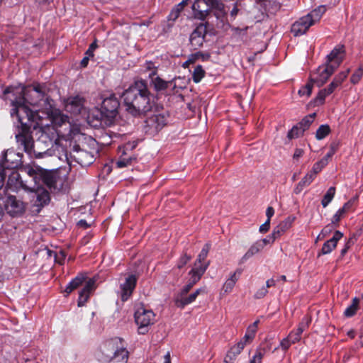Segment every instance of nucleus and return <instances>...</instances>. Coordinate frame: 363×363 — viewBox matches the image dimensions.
Returning <instances> with one entry per match:
<instances>
[{"instance_id": "nucleus-56", "label": "nucleus", "mask_w": 363, "mask_h": 363, "mask_svg": "<svg viewBox=\"0 0 363 363\" xmlns=\"http://www.w3.org/2000/svg\"><path fill=\"white\" fill-rule=\"evenodd\" d=\"M357 201V196L350 199L348 201L344 203L342 207L340 208L343 210L345 213L349 211L354 206V203Z\"/></svg>"}, {"instance_id": "nucleus-8", "label": "nucleus", "mask_w": 363, "mask_h": 363, "mask_svg": "<svg viewBox=\"0 0 363 363\" xmlns=\"http://www.w3.org/2000/svg\"><path fill=\"white\" fill-rule=\"evenodd\" d=\"M168 118L169 114L166 112L149 116L145 121V132L152 135L157 134L167 124Z\"/></svg>"}, {"instance_id": "nucleus-10", "label": "nucleus", "mask_w": 363, "mask_h": 363, "mask_svg": "<svg viewBox=\"0 0 363 363\" xmlns=\"http://www.w3.org/2000/svg\"><path fill=\"white\" fill-rule=\"evenodd\" d=\"M207 25L208 23H199L190 35L189 42L194 50L202 47L207 34Z\"/></svg>"}, {"instance_id": "nucleus-63", "label": "nucleus", "mask_w": 363, "mask_h": 363, "mask_svg": "<svg viewBox=\"0 0 363 363\" xmlns=\"http://www.w3.org/2000/svg\"><path fill=\"white\" fill-rule=\"evenodd\" d=\"M246 344H247L246 340L241 339L238 342H237L233 347L234 348H236V350H238L239 352H241L242 351V350L244 349L245 346L246 345Z\"/></svg>"}, {"instance_id": "nucleus-7", "label": "nucleus", "mask_w": 363, "mask_h": 363, "mask_svg": "<svg viewBox=\"0 0 363 363\" xmlns=\"http://www.w3.org/2000/svg\"><path fill=\"white\" fill-rule=\"evenodd\" d=\"M4 180L7 177L6 190H10L13 192H18L21 190L27 191L30 189L31 184H28V181L23 180L18 169L4 172Z\"/></svg>"}, {"instance_id": "nucleus-13", "label": "nucleus", "mask_w": 363, "mask_h": 363, "mask_svg": "<svg viewBox=\"0 0 363 363\" xmlns=\"http://www.w3.org/2000/svg\"><path fill=\"white\" fill-rule=\"evenodd\" d=\"M138 278L135 274H129L125 279V281L120 285L118 294L123 302L129 299L131 296L137 284Z\"/></svg>"}, {"instance_id": "nucleus-58", "label": "nucleus", "mask_w": 363, "mask_h": 363, "mask_svg": "<svg viewBox=\"0 0 363 363\" xmlns=\"http://www.w3.org/2000/svg\"><path fill=\"white\" fill-rule=\"evenodd\" d=\"M97 40H95L89 45L88 50L85 52V55H89L93 57L94 56V52L97 48Z\"/></svg>"}, {"instance_id": "nucleus-2", "label": "nucleus", "mask_w": 363, "mask_h": 363, "mask_svg": "<svg viewBox=\"0 0 363 363\" xmlns=\"http://www.w3.org/2000/svg\"><path fill=\"white\" fill-rule=\"evenodd\" d=\"M125 110L133 116L151 111L154 99L145 80L135 81L121 96Z\"/></svg>"}, {"instance_id": "nucleus-54", "label": "nucleus", "mask_w": 363, "mask_h": 363, "mask_svg": "<svg viewBox=\"0 0 363 363\" xmlns=\"http://www.w3.org/2000/svg\"><path fill=\"white\" fill-rule=\"evenodd\" d=\"M345 213L343 211V210L340 208L336 211V213L333 215V218L331 219V222L333 223V224H335L337 226H338L339 222H340L341 218L344 216Z\"/></svg>"}, {"instance_id": "nucleus-1", "label": "nucleus", "mask_w": 363, "mask_h": 363, "mask_svg": "<svg viewBox=\"0 0 363 363\" xmlns=\"http://www.w3.org/2000/svg\"><path fill=\"white\" fill-rule=\"evenodd\" d=\"M3 94H11L8 96L12 106L10 114L13 118H16L15 123L18 129L16 134V141L26 152L30 154L34 143L30 130L42 125V120L51 113V106L46 97L45 87L40 84L27 87L9 86Z\"/></svg>"}, {"instance_id": "nucleus-11", "label": "nucleus", "mask_w": 363, "mask_h": 363, "mask_svg": "<svg viewBox=\"0 0 363 363\" xmlns=\"http://www.w3.org/2000/svg\"><path fill=\"white\" fill-rule=\"evenodd\" d=\"M4 209L11 216H16L22 214L24 211V204L21 200H18L15 196H7L1 197Z\"/></svg>"}, {"instance_id": "nucleus-41", "label": "nucleus", "mask_w": 363, "mask_h": 363, "mask_svg": "<svg viewBox=\"0 0 363 363\" xmlns=\"http://www.w3.org/2000/svg\"><path fill=\"white\" fill-rule=\"evenodd\" d=\"M313 84V82H311L309 79L308 82L304 86H302L300 88V89L298 91V94L300 96L309 97L312 93Z\"/></svg>"}, {"instance_id": "nucleus-12", "label": "nucleus", "mask_w": 363, "mask_h": 363, "mask_svg": "<svg viewBox=\"0 0 363 363\" xmlns=\"http://www.w3.org/2000/svg\"><path fill=\"white\" fill-rule=\"evenodd\" d=\"M215 2L216 0H196L192 5L195 18L205 20Z\"/></svg>"}, {"instance_id": "nucleus-51", "label": "nucleus", "mask_w": 363, "mask_h": 363, "mask_svg": "<svg viewBox=\"0 0 363 363\" xmlns=\"http://www.w3.org/2000/svg\"><path fill=\"white\" fill-rule=\"evenodd\" d=\"M348 73L349 69L345 72H341L335 76L333 81L335 84H337L339 86H340L342 83L345 81V79L347 78Z\"/></svg>"}, {"instance_id": "nucleus-18", "label": "nucleus", "mask_w": 363, "mask_h": 363, "mask_svg": "<svg viewBox=\"0 0 363 363\" xmlns=\"http://www.w3.org/2000/svg\"><path fill=\"white\" fill-rule=\"evenodd\" d=\"M201 293H206V289L199 288L189 296H187V294L184 296H176L174 297V303L178 308H183L186 306L195 301L196 298Z\"/></svg>"}, {"instance_id": "nucleus-35", "label": "nucleus", "mask_w": 363, "mask_h": 363, "mask_svg": "<svg viewBox=\"0 0 363 363\" xmlns=\"http://www.w3.org/2000/svg\"><path fill=\"white\" fill-rule=\"evenodd\" d=\"M331 130L328 124H322L317 129L315 133V138L318 140H321L326 138L330 133Z\"/></svg>"}, {"instance_id": "nucleus-33", "label": "nucleus", "mask_w": 363, "mask_h": 363, "mask_svg": "<svg viewBox=\"0 0 363 363\" xmlns=\"http://www.w3.org/2000/svg\"><path fill=\"white\" fill-rule=\"evenodd\" d=\"M329 95L330 94L328 93L325 88L322 89L318 91L317 96L311 101V103L314 106L323 105L325 103V98Z\"/></svg>"}, {"instance_id": "nucleus-61", "label": "nucleus", "mask_w": 363, "mask_h": 363, "mask_svg": "<svg viewBox=\"0 0 363 363\" xmlns=\"http://www.w3.org/2000/svg\"><path fill=\"white\" fill-rule=\"evenodd\" d=\"M211 9H216L220 12H223L225 9V5L219 0H216V2H215Z\"/></svg>"}, {"instance_id": "nucleus-46", "label": "nucleus", "mask_w": 363, "mask_h": 363, "mask_svg": "<svg viewBox=\"0 0 363 363\" xmlns=\"http://www.w3.org/2000/svg\"><path fill=\"white\" fill-rule=\"evenodd\" d=\"M340 147V143L337 141H333L330 145V149L328 153L322 158L326 159V162H328L329 159H330L337 151Z\"/></svg>"}, {"instance_id": "nucleus-34", "label": "nucleus", "mask_w": 363, "mask_h": 363, "mask_svg": "<svg viewBox=\"0 0 363 363\" xmlns=\"http://www.w3.org/2000/svg\"><path fill=\"white\" fill-rule=\"evenodd\" d=\"M325 11V9L323 6H320L318 7L315 9H313L312 11L308 13L307 15H306L307 17H309L308 18L312 21V23L315 24L316 22H318L323 13Z\"/></svg>"}, {"instance_id": "nucleus-49", "label": "nucleus", "mask_w": 363, "mask_h": 363, "mask_svg": "<svg viewBox=\"0 0 363 363\" xmlns=\"http://www.w3.org/2000/svg\"><path fill=\"white\" fill-rule=\"evenodd\" d=\"M363 76V65H361L357 69L354 71V72L352 74L350 77L351 83L356 84H357L362 77Z\"/></svg>"}, {"instance_id": "nucleus-28", "label": "nucleus", "mask_w": 363, "mask_h": 363, "mask_svg": "<svg viewBox=\"0 0 363 363\" xmlns=\"http://www.w3.org/2000/svg\"><path fill=\"white\" fill-rule=\"evenodd\" d=\"M314 180L313 173H307L302 179L297 184L294 189L296 194H299L306 186H309Z\"/></svg>"}, {"instance_id": "nucleus-15", "label": "nucleus", "mask_w": 363, "mask_h": 363, "mask_svg": "<svg viewBox=\"0 0 363 363\" xmlns=\"http://www.w3.org/2000/svg\"><path fill=\"white\" fill-rule=\"evenodd\" d=\"M84 97L79 95L68 97L65 103V110L73 115H78L84 108Z\"/></svg>"}, {"instance_id": "nucleus-53", "label": "nucleus", "mask_w": 363, "mask_h": 363, "mask_svg": "<svg viewBox=\"0 0 363 363\" xmlns=\"http://www.w3.org/2000/svg\"><path fill=\"white\" fill-rule=\"evenodd\" d=\"M336 226V225L333 224V223L331 222V223L328 224L322 229L319 234V236H322V238L326 237L328 235L333 232L335 227Z\"/></svg>"}, {"instance_id": "nucleus-55", "label": "nucleus", "mask_w": 363, "mask_h": 363, "mask_svg": "<svg viewBox=\"0 0 363 363\" xmlns=\"http://www.w3.org/2000/svg\"><path fill=\"white\" fill-rule=\"evenodd\" d=\"M194 284H196L193 283L192 281L189 279L188 283L182 287L179 293L177 296H186Z\"/></svg>"}, {"instance_id": "nucleus-17", "label": "nucleus", "mask_w": 363, "mask_h": 363, "mask_svg": "<svg viewBox=\"0 0 363 363\" xmlns=\"http://www.w3.org/2000/svg\"><path fill=\"white\" fill-rule=\"evenodd\" d=\"M118 343H121V338L117 337L107 340L102 343L100 350L104 356V361H111V357H113Z\"/></svg>"}, {"instance_id": "nucleus-44", "label": "nucleus", "mask_w": 363, "mask_h": 363, "mask_svg": "<svg viewBox=\"0 0 363 363\" xmlns=\"http://www.w3.org/2000/svg\"><path fill=\"white\" fill-rule=\"evenodd\" d=\"M303 133L304 132L303 131V130H301L300 127H298V125L296 124L294 125L291 130H289L287 133V138L289 140H292L303 135Z\"/></svg>"}, {"instance_id": "nucleus-32", "label": "nucleus", "mask_w": 363, "mask_h": 363, "mask_svg": "<svg viewBox=\"0 0 363 363\" xmlns=\"http://www.w3.org/2000/svg\"><path fill=\"white\" fill-rule=\"evenodd\" d=\"M315 116V113L306 116L299 123H297L298 126L305 132L309 129L310 126L313 123Z\"/></svg>"}, {"instance_id": "nucleus-24", "label": "nucleus", "mask_w": 363, "mask_h": 363, "mask_svg": "<svg viewBox=\"0 0 363 363\" xmlns=\"http://www.w3.org/2000/svg\"><path fill=\"white\" fill-rule=\"evenodd\" d=\"M209 264V261L201 265H198L197 263H194V267L189 272V275L190 277L189 279H191L193 283L196 284L204 274Z\"/></svg>"}, {"instance_id": "nucleus-40", "label": "nucleus", "mask_w": 363, "mask_h": 363, "mask_svg": "<svg viewBox=\"0 0 363 363\" xmlns=\"http://www.w3.org/2000/svg\"><path fill=\"white\" fill-rule=\"evenodd\" d=\"M192 256L186 252V251H183L179 258L177 261L176 267L178 269H182L186 266V264L191 259Z\"/></svg>"}, {"instance_id": "nucleus-64", "label": "nucleus", "mask_w": 363, "mask_h": 363, "mask_svg": "<svg viewBox=\"0 0 363 363\" xmlns=\"http://www.w3.org/2000/svg\"><path fill=\"white\" fill-rule=\"evenodd\" d=\"M238 12H239V9H238L237 5L235 4L233 8L232 9V10L230 11V17L231 21H233L235 19V18L238 16Z\"/></svg>"}, {"instance_id": "nucleus-25", "label": "nucleus", "mask_w": 363, "mask_h": 363, "mask_svg": "<svg viewBox=\"0 0 363 363\" xmlns=\"http://www.w3.org/2000/svg\"><path fill=\"white\" fill-rule=\"evenodd\" d=\"M263 250V247L262 246L261 242L258 240L255 241L248 249V250L245 253V255L240 259L239 264H244L250 258L257 255L259 252Z\"/></svg>"}, {"instance_id": "nucleus-20", "label": "nucleus", "mask_w": 363, "mask_h": 363, "mask_svg": "<svg viewBox=\"0 0 363 363\" xmlns=\"http://www.w3.org/2000/svg\"><path fill=\"white\" fill-rule=\"evenodd\" d=\"M342 237L343 233L340 230H336L334 233L332 238L329 239L323 243L320 252H318V257L321 255L330 254L336 247L337 242L341 240Z\"/></svg>"}, {"instance_id": "nucleus-59", "label": "nucleus", "mask_w": 363, "mask_h": 363, "mask_svg": "<svg viewBox=\"0 0 363 363\" xmlns=\"http://www.w3.org/2000/svg\"><path fill=\"white\" fill-rule=\"evenodd\" d=\"M268 293V290L267 287L262 286L261 289H258L255 294L254 296L257 299H260L264 298L267 294Z\"/></svg>"}, {"instance_id": "nucleus-48", "label": "nucleus", "mask_w": 363, "mask_h": 363, "mask_svg": "<svg viewBox=\"0 0 363 363\" xmlns=\"http://www.w3.org/2000/svg\"><path fill=\"white\" fill-rule=\"evenodd\" d=\"M181 11L179 9L174 8L171 10L169 14L167 16V21L169 22L168 26L172 27L174 24V22L179 18Z\"/></svg>"}, {"instance_id": "nucleus-30", "label": "nucleus", "mask_w": 363, "mask_h": 363, "mask_svg": "<svg viewBox=\"0 0 363 363\" xmlns=\"http://www.w3.org/2000/svg\"><path fill=\"white\" fill-rule=\"evenodd\" d=\"M242 270L237 269L230 278H228L223 285V290L225 292L228 293L230 292L233 287L235 286L237 281L238 280V277L241 274Z\"/></svg>"}, {"instance_id": "nucleus-45", "label": "nucleus", "mask_w": 363, "mask_h": 363, "mask_svg": "<svg viewBox=\"0 0 363 363\" xmlns=\"http://www.w3.org/2000/svg\"><path fill=\"white\" fill-rule=\"evenodd\" d=\"M328 164L326 159H321L313 164L312 170L309 173H313L315 179L316 174L319 173Z\"/></svg>"}, {"instance_id": "nucleus-4", "label": "nucleus", "mask_w": 363, "mask_h": 363, "mask_svg": "<svg viewBox=\"0 0 363 363\" xmlns=\"http://www.w3.org/2000/svg\"><path fill=\"white\" fill-rule=\"evenodd\" d=\"M102 101L100 108L101 119L105 121L106 124L111 125L118 113L120 101L115 94L109 96H102Z\"/></svg>"}, {"instance_id": "nucleus-23", "label": "nucleus", "mask_w": 363, "mask_h": 363, "mask_svg": "<svg viewBox=\"0 0 363 363\" xmlns=\"http://www.w3.org/2000/svg\"><path fill=\"white\" fill-rule=\"evenodd\" d=\"M128 351L123 344V339H121V343L116 344V348H115L111 360H113L116 363H126L128 359Z\"/></svg>"}, {"instance_id": "nucleus-47", "label": "nucleus", "mask_w": 363, "mask_h": 363, "mask_svg": "<svg viewBox=\"0 0 363 363\" xmlns=\"http://www.w3.org/2000/svg\"><path fill=\"white\" fill-rule=\"evenodd\" d=\"M266 352L265 349L257 348L249 363H262V358Z\"/></svg>"}, {"instance_id": "nucleus-38", "label": "nucleus", "mask_w": 363, "mask_h": 363, "mask_svg": "<svg viewBox=\"0 0 363 363\" xmlns=\"http://www.w3.org/2000/svg\"><path fill=\"white\" fill-rule=\"evenodd\" d=\"M211 244L206 243L203 247L202 250H201V252H199L195 263H197L198 265L203 264L205 263L203 262L208 256Z\"/></svg>"}, {"instance_id": "nucleus-42", "label": "nucleus", "mask_w": 363, "mask_h": 363, "mask_svg": "<svg viewBox=\"0 0 363 363\" xmlns=\"http://www.w3.org/2000/svg\"><path fill=\"white\" fill-rule=\"evenodd\" d=\"M240 353L236 348L231 347L224 358V363H233Z\"/></svg>"}, {"instance_id": "nucleus-22", "label": "nucleus", "mask_w": 363, "mask_h": 363, "mask_svg": "<svg viewBox=\"0 0 363 363\" xmlns=\"http://www.w3.org/2000/svg\"><path fill=\"white\" fill-rule=\"evenodd\" d=\"M95 285V281L93 279H89L84 287L79 293V298H78V306L82 307L84 306L89 298V295L91 292L94 290Z\"/></svg>"}, {"instance_id": "nucleus-39", "label": "nucleus", "mask_w": 363, "mask_h": 363, "mask_svg": "<svg viewBox=\"0 0 363 363\" xmlns=\"http://www.w3.org/2000/svg\"><path fill=\"white\" fill-rule=\"evenodd\" d=\"M199 58H201L202 61L205 62L211 58V55L208 52L199 51L195 53H192L189 56V62L194 63Z\"/></svg>"}, {"instance_id": "nucleus-6", "label": "nucleus", "mask_w": 363, "mask_h": 363, "mask_svg": "<svg viewBox=\"0 0 363 363\" xmlns=\"http://www.w3.org/2000/svg\"><path fill=\"white\" fill-rule=\"evenodd\" d=\"M155 314L150 309L143 306L139 307L135 312V322L138 325L139 334L145 335L148 333L150 327L155 323Z\"/></svg>"}, {"instance_id": "nucleus-5", "label": "nucleus", "mask_w": 363, "mask_h": 363, "mask_svg": "<svg viewBox=\"0 0 363 363\" xmlns=\"http://www.w3.org/2000/svg\"><path fill=\"white\" fill-rule=\"evenodd\" d=\"M23 157V153L16 152L13 149L3 151L0 161V170L4 173L19 169L24 171L25 167H22Z\"/></svg>"}, {"instance_id": "nucleus-3", "label": "nucleus", "mask_w": 363, "mask_h": 363, "mask_svg": "<svg viewBox=\"0 0 363 363\" xmlns=\"http://www.w3.org/2000/svg\"><path fill=\"white\" fill-rule=\"evenodd\" d=\"M24 172L30 179V183L34 186H46L50 190L57 188V182L59 177L52 170L43 169L42 168L33 169L30 167H26Z\"/></svg>"}, {"instance_id": "nucleus-19", "label": "nucleus", "mask_w": 363, "mask_h": 363, "mask_svg": "<svg viewBox=\"0 0 363 363\" xmlns=\"http://www.w3.org/2000/svg\"><path fill=\"white\" fill-rule=\"evenodd\" d=\"M345 52V50L343 45H336L326 56L325 63L331 64L332 62H334L336 65L335 67H338L343 60Z\"/></svg>"}, {"instance_id": "nucleus-50", "label": "nucleus", "mask_w": 363, "mask_h": 363, "mask_svg": "<svg viewBox=\"0 0 363 363\" xmlns=\"http://www.w3.org/2000/svg\"><path fill=\"white\" fill-rule=\"evenodd\" d=\"M133 160H135V157H121L118 161L117 162V167H120V168H122V167H127L130 164H132V162Z\"/></svg>"}, {"instance_id": "nucleus-9", "label": "nucleus", "mask_w": 363, "mask_h": 363, "mask_svg": "<svg viewBox=\"0 0 363 363\" xmlns=\"http://www.w3.org/2000/svg\"><path fill=\"white\" fill-rule=\"evenodd\" d=\"M336 67L332 64H323L320 65L314 72L310 74V81L317 86H322L334 73Z\"/></svg>"}, {"instance_id": "nucleus-16", "label": "nucleus", "mask_w": 363, "mask_h": 363, "mask_svg": "<svg viewBox=\"0 0 363 363\" xmlns=\"http://www.w3.org/2000/svg\"><path fill=\"white\" fill-rule=\"evenodd\" d=\"M306 16H302L294 22L291 28V32L294 36H301L306 33L308 28L313 25L312 21Z\"/></svg>"}, {"instance_id": "nucleus-43", "label": "nucleus", "mask_w": 363, "mask_h": 363, "mask_svg": "<svg viewBox=\"0 0 363 363\" xmlns=\"http://www.w3.org/2000/svg\"><path fill=\"white\" fill-rule=\"evenodd\" d=\"M358 303L359 300L357 298H354L352 303L347 306L345 310L344 315L348 318L352 317L357 312Z\"/></svg>"}, {"instance_id": "nucleus-62", "label": "nucleus", "mask_w": 363, "mask_h": 363, "mask_svg": "<svg viewBox=\"0 0 363 363\" xmlns=\"http://www.w3.org/2000/svg\"><path fill=\"white\" fill-rule=\"evenodd\" d=\"M270 228V221L267 220L263 224H262L259 227V231L261 233H264L269 230Z\"/></svg>"}, {"instance_id": "nucleus-26", "label": "nucleus", "mask_w": 363, "mask_h": 363, "mask_svg": "<svg viewBox=\"0 0 363 363\" xmlns=\"http://www.w3.org/2000/svg\"><path fill=\"white\" fill-rule=\"evenodd\" d=\"M294 220V218L288 217L285 220L281 221L272 230L274 235H275L277 238L281 236L286 231H287L291 227Z\"/></svg>"}, {"instance_id": "nucleus-36", "label": "nucleus", "mask_w": 363, "mask_h": 363, "mask_svg": "<svg viewBox=\"0 0 363 363\" xmlns=\"http://www.w3.org/2000/svg\"><path fill=\"white\" fill-rule=\"evenodd\" d=\"M335 194V188L334 186L330 187L324 195L321 204L323 208L327 207L329 203L333 201Z\"/></svg>"}, {"instance_id": "nucleus-57", "label": "nucleus", "mask_w": 363, "mask_h": 363, "mask_svg": "<svg viewBox=\"0 0 363 363\" xmlns=\"http://www.w3.org/2000/svg\"><path fill=\"white\" fill-rule=\"evenodd\" d=\"M291 345H293V343L291 342V340L287 336L281 340L279 346L283 350L286 351L291 347Z\"/></svg>"}, {"instance_id": "nucleus-27", "label": "nucleus", "mask_w": 363, "mask_h": 363, "mask_svg": "<svg viewBox=\"0 0 363 363\" xmlns=\"http://www.w3.org/2000/svg\"><path fill=\"white\" fill-rule=\"evenodd\" d=\"M77 162L82 167L89 166L94 162V155L85 150L78 152Z\"/></svg>"}, {"instance_id": "nucleus-60", "label": "nucleus", "mask_w": 363, "mask_h": 363, "mask_svg": "<svg viewBox=\"0 0 363 363\" xmlns=\"http://www.w3.org/2000/svg\"><path fill=\"white\" fill-rule=\"evenodd\" d=\"M256 333L252 332V330H250V327L248 326L247 328V331L244 337L242 338L244 340H246L247 342L249 340H252L255 336Z\"/></svg>"}, {"instance_id": "nucleus-37", "label": "nucleus", "mask_w": 363, "mask_h": 363, "mask_svg": "<svg viewBox=\"0 0 363 363\" xmlns=\"http://www.w3.org/2000/svg\"><path fill=\"white\" fill-rule=\"evenodd\" d=\"M205 70L201 65H198L194 68L192 74V80L195 83H199L201 79L205 77Z\"/></svg>"}, {"instance_id": "nucleus-52", "label": "nucleus", "mask_w": 363, "mask_h": 363, "mask_svg": "<svg viewBox=\"0 0 363 363\" xmlns=\"http://www.w3.org/2000/svg\"><path fill=\"white\" fill-rule=\"evenodd\" d=\"M277 239V238L276 235H274L273 232H272V233L268 235L265 238L258 240V241L261 242L262 246L264 248L265 245L273 243Z\"/></svg>"}, {"instance_id": "nucleus-31", "label": "nucleus", "mask_w": 363, "mask_h": 363, "mask_svg": "<svg viewBox=\"0 0 363 363\" xmlns=\"http://www.w3.org/2000/svg\"><path fill=\"white\" fill-rule=\"evenodd\" d=\"M152 84L154 89L159 92L166 90L169 85L172 84V81H165L160 77H156L152 79Z\"/></svg>"}, {"instance_id": "nucleus-21", "label": "nucleus", "mask_w": 363, "mask_h": 363, "mask_svg": "<svg viewBox=\"0 0 363 363\" xmlns=\"http://www.w3.org/2000/svg\"><path fill=\"white\" fill-rule=\"evenodd\" d=\"M309 323L310 320L307 318H303L302 319V320L298 323L297 328L291 330L288 335L291 342L295 344L300 341L302 333L308 327Z\"/></svg>"}, {"instance_id": "nucleus-29", "label": "nucleus", "mask_w": 363, "mask_h": 363, "mask_svg": "<svg viewBox=\"0 0 363 363\" xmlns=\"http://www.w3.org/2000/svg\"><path fill=\"white\" fill-rule=\"evenodd\" d=\"M86 279V277L83 274H79L77 277L72 279L66 286L65 292L70 294L75 289L80 286Z\"/></svg>"}, {"instance_id": "nucleus-14", "label": "nucleus", "mask_w": 363, "mask_h": 363, "mask_svg": "<svg viewBox=\"0 0 363 363\" xmlns=\"http://www.w3.org/2000/svg\"><path fill=\"white\" fill-rule=\"evenodd\" d=\"M28 191H33L35 195V200L34 204L38 208H43L48 205L50 201V196L48 189L43 186H30V189Z\"/></svg>"}]
</instances>
